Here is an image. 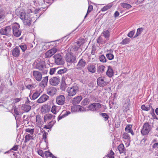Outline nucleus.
<instances>
[{
    "label": "nucleus",
    "mask_w": 158,
    "mask_h": 158,
    "mask_svg": "<svg viewBox=\"0 0 158 158\" xmlns=\"http://www.w3.org/2000/svg\"><path fill=\"white\" fill-rule=\"evenodd\" d=\"M79 90L77 85L75 83L71 87H68L66 89L68 95L69 97H73L75 95Z\"/></svg>",
    "instance_id": "f257e3e1"
},
{
    "label": "nucleus",
    "mask_w": 158,
    "mask_h": 158,
    "mask_svg": "<svg viewBox=\"0 0 158 158\" xmlns=\"http://www.w3.org/2000/svg\"><path fill=\"white\" fill-rule=\"evenodd\" d=\"M11 27L13 35L16 37H19L22 32L21 30L20 29L19 24L17 23H15L12 24Z\"/></svg>",
    "instance_id": "f03ea898"
},
{
    "label": "nucleus",
    "mask_w": 158,
    "mask_h": 158,
    "mask_svg": "<svg viewBox=\"0 0 158 158\" xmlns=\"http://www.w3.org/2000/svg\"><path fill=\"white\" fill-rule=\"evenodd\" d=\"M11 29L12 27L10 26L4 27L0 29V34L10 37L12 35Z\"/></svg>",
    "instance_id": "7ed1b4c3"
},
{
    "label": "nucleus",
    "mask_w": 158,
    "mask_h": 158,
    "mask_svg": "<svg viewBox=\"0 0 158 158\" xmlns=\"http://www.w3.org/2000/svg\"><path fill=\"white\" fill-rule=\"evenodd\" d=\"M55 63L57 65H62L64 63L63 56L60 54H57L53 56Z\"/></svg>",
    "instance_id": "20e7f679"
},
{
    "label": "nucleus",
    "mask_w": 158,
    "mask_h": 158,
    "mask_svg": "<svg viewBox=\"0 0 158 158\" xmlns=\"http://www.w3.org/2000/svg\"><path fill=\"white\" fill-rule=\"evenodd\" d=\"M151 130V127L148 123H145L143 125L141 131V134L143 135H147Z\"/></svg>",
    "instance_id": "39448f33"
},
{
    "label": "nucleus",
    "mask_w": 158,
    "mask_h": 158,
    "mask_svg": "<svg viewBox=\"0 0 158 158\" xmlns=\"http://www.w3.org/2000/svg\"><path fill=\"white\" fill-rule=\"evenodd\" d=\"M101 108V104L99 103H93L88 106L89 110L93 111H97Z\"/></svg>",
    "instance_id": "423d86ee"
},
{
    "label": "nucleus",
    "mask_w": 158,
    "mask_h": 158,
    "mask_svg": "<svg viewBox=\"0 0 158 158\" xmlns=\"http://www.w3.org/2000/svg\"><path fill=\"white\" fill-rule=\"evenodd\" d=\"M35 64L36 68L40 70H43L45 66V62L43 60H37L35 62Z\"/></svg>",
    "instance_id": "0eeeda50"
},
{
    "label": "nucleus",
    "mask_w": 158,
    "mask_h": 158,
    "mask_svg": "<svg viewBox=\"0 0 158 158\" xmlns=\"http://www.w3.org/2000/svg\"><path fill=\"white\" fill-rule=\"evenodd\" d=\"M86 62L85 60L83 58L80 59L77 64L76 68L78 69H82L85 67Z\"/></svg>",
    "instance_id": "6e6552de"
},
{
    "label": "nucleus",
    "mask_w": 158,
    "mask_h": 158,
    "mask_svg": "<svg viewBox=\"0 0 158 158\" xmlns=\"http://www.w3.org/2000/svg\"><path fill=\"white\" fill-rule=\"evenodd\" d=\"M65 100V97L63 95H60L56 98V102L58 105H62L64 104Z\"/></svg>",
    "instance_id": "1a4fd4ad"
},
{
    "label": "nucleus",
    "mask_w": 158,
    "mask_h": 158,
    "mask_svg": "<svg viewBox=\"0 0 158 158\" xmlns=\"http://www.w3.org/2000/svg\"><path fill=\"white\" fill-rule=\"evenodd\" d=\"M73 54V53H72V52H70V53L66 54L65 59L67 62H73L76 59V57L72 55Z\"/></svg>",
    "instance_id": "9d476101"
},
{
    "label": "nucleus",
    "mask_w": 158,
    "mask_h": 158,
    "mask_svg": "<svg viewBox=\"0 0 158 158\" xmlns=\"http://www.w3.org/2000/svg\"><path fill=\"white\" fill-rule=\"evenodd\" d=\"M104 78L105 77H101L97 79V83L99 86L104 87L107 85L106 82L104 81Z\"/></svg>",
    "instance_id": "9b49d317"
},
{
    "label": "nucleus",
    "mask_w": 158,
    "mask_h": 158,
    "mask_svg": "<svg viewBox=\"0 0 158 158\" xmlns=\"http://www.w3.org/2000/svg\"><path fill=\"white\" fill-rule=\"evenodd\" d=\"M33 75L34 78L38 81H40L42 79V74L38 71H34L33 72Z\"/></svg>",
    "instance_id": "f8f14e48"
},
{
    "label": "nucleus",
    "mask_w": 158,
    "mask_h": 158,
    "mask_svg": "<svg viewBox=\"0 0 158 158\" xmlns=\"http://www.w3.org/2000/svg\"><path fill=\"white\" fill-rule=\"evenodd\" d=\"M57 49L55 48H54L49 50L45 54V57H51L57 51Z\"/></svg>",
    "instance_id": "ddd939ff"
},
{
    "label": "nucleus",
    "mask_w": 158,
    "mask_h": 158,
    "mask_svg": "<svg viewBox=\"0 0 158 158\" xmlns=\"http://www.w3.org/2000/svg\"><path fill=\"white\" fill-rule=\"evenodd\" d=\"M49 82L51 85L56 86L59 84L60 79L56 77H53L49 80Z\"/></svg>",
    "instance_id": "4468645a"
},
{
    "label": "nucleus",
    "mask_w": 158,
    "mask_h": 158,
    "mask_svg": "<svg viewBox=\"0 0 158 158\" xmlns=\"http://www.w3.org/2000/svg\"><path fill=\"white\" fill-rule=\"evenodd\" d=\"M82 97L81 96H79L73 98L71 100V102L73 105H76L79 103L82 99Z\"/></svg>",
    "instance_id": "2eb2a0df"
},
{
    "label": "nucleus",
    "mask_w": 158,
    "mask_h": 158,
    "mask_svg": "<svg viewBox=\"0 0 158 158\" xmlns=\"http://www.w3.org/2000/svg\"><path fill=\"white\" fill-rule=\"evenodd\" d=\"M56 90L53 87H49L47 89V93L49 95L53 96L55 94Z\"/></svg>",
    "instance_id": "dca6fc26"
},
{
    "label": "nucleus",
    "mask_w": 158,
    "mask_h": 158,
    "mask_svg": "<svg viewBox=\"0 0 158 158\" xmlns=\"http://www.w3.org/2000/svg\"><path fill=\"white\" fill-rule=\"evenodd\" d=\"M20 48L19 47L16 46L13 50L12 54L13 56L18 57L20 55Z\"/></svg>",
    "instance_id": "f3484780"
},
{
    "label": "nucleus",
    "mask_w": 158,
    "mask_h": 158,
    "mask_svg": "<svg viewBox=\"0 0 158 158\" xmlns=\"http://www.w3.org/2000/svg\"><path fill=\"white\" fill-rule=\"evenodd\" d=\"M70 113H71L70 111H67L66 110L63 111L58 117V121L66 117L69 114H70Z\"/></svg>",
    "instance_id": "a211bd4d"
},
{
    "label": "nucleus",
    "mask_w": 158,
    "mask_h": 158,
    "mask_svg": "<svg viewBox=\"0 0 158 158\" xmlns=\"http://www.w3.org/2000/svg\"><path fill=\"white\" fill-rule=\"evenodd\" d=\"M49 97L46 94H43L37 100V102L39 103H41L46 101L48 98Z\"/></svg>",
    "instance_id": "6ab92c4d"
},
{
    "label": "nucleus",
    "mask_w": 158,
    "mask_h": 158,
    "mask_svg": "<svg viewBox=\"0 0 158 158\" xmlns=\"http://www.w3.org/2000/svg\"><path fill=\"white\" fill-rule=\"evenodd\" d=\"M55 115H52L51 114H46L44 116V122H46L50 120H55Z\"/></svg>",
    "instance_id": "aec40b11"
},
{
    "label": "nucleus",
    "mask_w": 158,
    "mask_h": 158,
    "mask_svg": "<svg viewBox=\"0 0 158 158\" xmlns=\"http://www.w3.org/2000/svg\"><path fill=\"white\" fill-rule=\"evenodd\" d=\"M48 78V77H44L42 81L39 84V85L42 87H45L47 85Z\"/></svg>",
    "instance_id": "412c9836"
},
{
    "label": "nucleus",
    "mask_w": 158,
    "mask_h": 158,
    "mask_svg": "<svg viewBox=\"0 0 158 158\" xmlns=\"http://www.w3.org/2000/svg\"><path fill=\"white\" fill-rule=\"evenodd\" d=\"M88 70L90 72L94 73L95 72L96 68L94 65L92 64H89L87 66Z\"/></svg>",
    "instance_id": "4be33fe9"
},
{
    "label": "nucleus",
    "mask_w": 158,
    "mask_h": 158,
    "mask_svg": "<svg viewBox=\"0 0 158 158\" xmlns=\"http://www.w3.org/2000/svg\"><path fill=\"white\" fill-rule=\"evenodd\" d=\"M23 20L24 24L25 25L30 26L31 23V19L28 15H27V17Z\"/></svg>",
    "instance_id": "5701e85b"
},
{
    "label": "nucleus",
    "mask_w": 158,
    "mask_h": 158,
    "mask_svg": "<svg viewBox=\"0 0 158 158\" xmlns=\"http://www.w3.org/2000/svg\"><path fill=\"white\" fill-rule=\"evenodd\" d=\"M141 108L142 110L145 111H148L151 108H152V106L151 104L147 105H143L141 106Z\"/></svg>",
    "instance_id": "b1692460"
},
{
    "label": "nucleus",
    "mask_w": 158,
    "mask_h": 158,
    "mask_svg": "<svg viewBox=\"0 0 158 158\" xmlns=\"http://www.w3.org/2000/svg\"><path fill=\"white\" fill-rule=\"evenodd\" d=\"M55 123V120H52L49 122H48V124L47 125H45L44 127V128L46 129H50Z\"/></svg>",
    "instance_id": "393cba45"
},
{
    "label": "nucleus",
    "mask_w": 158,
    "mask_h": 158,
    "mask_svg": "<svg viewBox=\"0 0 158 158\" xmlns=\"http://www.w3.org/2000/svg\"><path fill=\"white\" fill-rule=\"evenodd\" d=\"M114 73L111 67H108V70L106 72V74L110 77H111L114 75Z\"/></svg>",
    "instance_id": "a878e982"
},
{
    "label": "nucleus",
    "mask_w": 158,
    "mask_h": 158,
    "mask_svg": "<svg viewBox=\"0 0 158 158\" xmlns=\"http://www.w3.org/2000/svg\"><path fill=\"white\" fill-rule=\"evenodd\" d=\"M103 34L105 38L106 39V40H109L110 36V33L108 30L104 31L102 33V35Z\"/></svg>",
    "instance_id": "bb28decb"
},
{
    "label": "nucleus",
    "mask_w": 158,
    "mask_h": 158,
    "mask_svg": "<svg viewBox=\"0 0 158 158\" xmlns=\"http://www.w3.org/2000/svg\"><path fill=\"white\" fill-rule=\"evenodd\" d=\"M118 149L120 154L125 152V148L123 144H120L118 147Z\"/></svg>",
    "instance_id": "cd10ccee"
},
{
    "label": "nucleus",
    "mask_w": 158,
    "mask_h": 158,
    "mask_svg": "<svg viewBox=\"0 0 158 158\" xmlns=\"http://www.w3.org/2000/svg\"><path fill=\"white\" fill-rule=\"evenodd\" d=\"M132 126L131 125H128L125 128V130L127 132L131 133L132 135H133L134 133L133 131L131 128Z\"/></svg>",
    "instance_id": "c85d7f7f"
},
{
    "label": "nucleus",
    "mask_w": 158,
    "mask_h": 158,
    "mask_svg": "<svg viewBox=\"0 0 158 158\" xmlns=\"http://www.w3.org/2000/svg\"><path fill=\"white\" fill-rule=\"evenodd\" d=\"M31 108V106L27 105H24L22 106V109L26 112H29Z\"/></svg>",
    "instance_id": "c756f323"
},
{
    "label": "nucleus",
    "mask_w": 158,
    "mask_h": 158,
    "mask_svg": "<svg viewBox=\"0 0 158 158\" xmlns=\"http://www.w3.org/2000/svg\"><path fill=\"white\" fill-rule=\"evenodd\" d=\"M5 11L2 9H0V22L2 21L5 17Z\"/></svg>",
    "instance_id": "7c9ffc66"
},
{
    "label": "nucleus",
    "mask_w": 158,
    "mask_h": 158,
    "mask_svg": "<svg viewBox=\"0 0 158 158\" xmlns=\"http://www.w3.org/2000/svg\"><path fill=\"white\" fill-rule=\"evenodd\" d=\"M67 76H65L64 77V78L65 80V83H67L68 84H70L72 81V79L71 78L70 76H68V77H67Z\"/></svg>",
    "instance_id": "2f4dec72"
},
{
    "label": "nucleus",
    "mask_w": 158,
    "mask_h": 158,
    "mask_svg": "<svg viewBox=\"0 0 158 158\" xmlns=\"http://www.w3.org/2000/svg\"><path fill=\"white\" fill-rule=\"evenodd\" d=\"M120 5L123 8H126L127 9L131 8L132 7L131 5L125 3H121Z\"/></svg>",
    "instance_id": "473e14b6"
},
{
    "label": "nucleus",
    "mask_w": 158,
    "mask_h": 158,
    "mask_svg": "<svg viewBox=\"0 0 158 158\" xmlns=\"http://www.w3.org/2000/svg\"><path fill=\"white\" fill-rule=\"evenodd\" d=\"M123 138L125 139L127 142H130V137L129 135L127 133H124L123 135Z\"/></svg>",
    "instance_id": "72a5a7b5"
},
{
    "label": "nucleus",
    "mask_w": 158,
    "mask_h": 158,
    "mask_svg": "<svg viewBox=\"0 0 158 158\" xmlns=\"http://www.w3.org/2000/svg\"><path fill=\"white\" fill-rule=\"evenodd\" d=\"M97 41V43L103 44L105 43L106 40L103 39L100 36L98 38Z\"/></svg>",
    "instance_id": "f704fd0d"
},
{
    "label": "nucleus",
    "mask_w": 158,
    "mask_h": 158,
    "mask_svg": "<svg viewBox=\"0 0 158 158\" xmlns=\"http://www.w3.org/2000/svg\"><path fill=\"white\" fill-rule=\"evenodd\" d=\"M67 69L66 68H64L62 69H58L57 71V73L56 74H61L66 72Z\"/></svg>",
    "instance_id": "c9c22d12"
},
{
    "label": "nucleus",
    "mask_w": 158,
    "mask_h": 158,
    "mask_svg": "<svg viewBox=\"0 0 158 158\" xmlns=\"http://www.w3.org/2000/svg\"><path fill=\"white\" fill-rule=\"evenodd\" d=\"M32 136L31 135L29 134H27L25 136V140L24 141L25 143H27L28 141H29L30 139H32Z\"/></svg>",
    "instance_id": "e433bc0d"
},
{
    "label": "nucleus",
    "mask_w": 158,
    "mask_h": 158,
    "mask_svg": "<svg viewBox=\"0 0 158 158\" xmlns=\"http://www.w3.org/2000/svg\"><path fill=\"white\" fill-rule=\"evenodd\" d=\"M27 15H26L24 11H23L22 12H20V18L22 20H23L25 18H26V17H27Z\"/></svg>",
    "instance_id": "4c0bfd02"
},
{
    "label": "nucleus",
    "mask_w": 158,
    "mask_h": 158,
    "mask_svg": "<svg viewBox=\"0 0 158 158\" xmlns=\"http://www.w3.org/2000/svg\"><path fill=\"white\" fill-rule=\"evenodd\" d=\"M79 48V46L77 47L76 45L73 46L70 48V52L73 53V52H76L78 50Z\"/></svg>",
    "instance_id": "58836bf2"
},
{
    "label": "nucleus",
    "mask_w": 158,
    "mask_h": 158,
    "mask_svg": "<svg viewBox=\"0 0 158 158\" xmlns=\"http://www.w3.org/2000/svg\"><path fill=\"white\" fill-rule=\"evenodd\" d=\"M40 95V93L36 91L33 94L32 98L33 100L36 99Z\"/></svg>",
    "instance_id": "ea45409f"
},
{
    "label": "nucleus",
    "mask_w": 158,
    "mask_h": 158,
    "mask_svg": "<svg viewBox=\"0 0 158 158\" xmlns=\"http://www.w3.org/2000/svg\"><path fill=\"white\" fill-rule=\"evenodd\" d=\"M105 67L103 65L99 66L97 69L98 72L99 73H102L105 70Z\"/></svg>",
    "instance_id": "a19ab883"
},
{
    "label": "nucleus",
    "mask_w": 158,
    "mask_h": 158,
    "mask_svg": "<svg viewBox=\"0 0 158 158\" xmlns=\"http://www.w3.org/2000/svg\"><path fill=\"white\" fill-rule=\"evenodd\" d=\"M130 41V38H126L122 41L121 44L123 45L127 44L129 43Z\"/></svg>",
    "instance_id": "79ce46f5"
},
{
    "label": "nucleus",
    "mask_w": 158,
    "mask_h": 158,
    "mask_svg": "<svg viewBox=\"0 0 158 158\" xmlns=\"http://www.w3.org/2000/svg\"><path fill=\"white\" fill-rule=\"evenodd\" d=\"M85 42V40L83 39H79L77 42V44L78 45L79 47L84 43Z\"/></svg>",
    "instance_id": "37998d69"
},
{
    "label": "nucleus",
    "mask_w": 158,
    "mask_h": 158,
    "mask_svg": "<svg viewBox=\"0 0 158 158\" xmlns=\"http://www.w3.org/2000/svg\"><path fill=\"white\" fill-rule=\"evenodd\" d=\"M19 47L21 49L23 52H24L27 49V46L25 44H22L19 45Z\"/></svg>",
    "instance_id": "c03bdc74"
},
{
    "label": "nucleus",
    "mask_w": 158,
    "mask_h": 158,
    "mask_svg": "<svg viewBox=\"0 0 158 158\" xmlns=\"http://www.w3.org/2000/svg\"><path fill=\"white\" fill-rule=\"evenodd\" d=\"M58 68H51L50 70L49 73L50 75H52L54 74L57 73V71Z\"/></svg>",
    "instance_id": "a18cd8bd"
},
{
    "label": "nucleus",
    "mask_w": 158,
    "mask_h": 158,
    "mask_svg": "<svg viewBox=\"0 0 158 158\" xmlns=\"http://www.w3.org/2000/svg\"><path fill=\"white\" fill-rule=\"evenodd\" d=\"M100 115L105 118V120L106 121L108 120L109 118L108 115L106 113H102L100 114Z\"/></svg>",
    "instance_id": "49530a36"
},
{
    "label": "nucleus",
    "mask_w": 158,
    "mask_h": 158,
    "mask_svg": "<svg viewBox=\"0 0 158 158\" xmlns=\"http://www.w3.org/2000/svg\"><path fill=\"white\" fill-rule=\"evenodd\" d=\"M106 57L110 60H112L114 57V56L112 54H107L106 55Z\"/></svg>",
    "instance_id": "de8ad7c7"
},
{
    "label": "nucleus",
    "mask_w": 158,
    "mask_h": 158,
    "mask_svg": "<svg viewBox=\"0 0 158 158\" xmlns=\"http://www.w3.org/2000/svg\"><path fill=\"white\" fill-rule=\"evenodd\" d=\"M100 61L101 62H106V60L105 56L103 55H102L99 58Z\"/></svg>",
    "instance_id": "09e8293b"
},
{
    "label": "nucleus",
    "mask_w": 158,
    "mask_h": 158,
    "mask_svg": "<svg viewBox=\"0 0 158 158\" xmlns=\"http://www.w3.org/2000/svg\"><path fill=\"white\" fill-rule=\"evenodd\" d=\"M36 122L37 123H40L41 121V117L40 115H37L36 116Z\"/></svg>",
    "instance_id": "8fccbe9b"
},
{
    "label": "nucleus",
    "mask_w": 158,
    "mask_h": 158,
    "mask_svg": "<svg viewBox=\"0 0 158 158\" xmlns=\"http://www.w3.org/2000/svg\"><path fill=\"white\" fill-rule=\"evenodd\" d=\"M114 152L112 150H111L109 153L106 156L108 158H114Z\"/></svg>",
    "instance_id": "3c124183"
},
{
    "label": "nucleus",
    "mask_w": 158,
    "mask_h": 158,
    "mask_svg": "<svg viewBox=\"0 0 158 158\" xmlns=\"http://www.w3.org/2000/svg\"><path fill=\"white\" fill-rule=\"evenodd\" d=\"M111 7V6L110 5H107V6H104L102 8L101 10L102 11H106L110 9Z\"/></svg>",
    "instance_id": "603ef678"
},
{
    "label": "nucleus",
    "mask_w": 158,
    "mask_h": 158,
    "mask_svg": "<svg viewBox=\"0 0 158 158\" xmlns=\"http://www.w3.org/2000/svg\"><path fill=\"white\" fill-rule=\"evenodd\" d=\"M48 134L47 132H45L43 135V139L44 140V141L46 143L47 142L48 140L47 139V136Z\"/></svg>",
    "instance_id": "864d4df0"
},
{
    "label": "nucleus",
    "mask_w": 158,
    "mask_h": 158,
    "mask_svg": "<svg viewBox=\"0 0 158 158\" xmlns=\"http://www.w3.org/2000/svg\"><path fill=\"white\" fill-rule=\"evenodd\" d=\"M26 132L30 133L31 135H32L34 132V129L27 128L25 130Z\"/></svg>",
    "instance_id": "5fc2aeb1"
},
{
    "label": "nucleus",
    "mask_w": 158,
    "mask_h": 158,
    "mask_svg": "<svg viewBox=\"0 0 158 158\" xmlns=\"http://www.w3.org/2000/svg\"><path fill=\"white\" fill-rule=\"evenodd\" d=\"M92 9H93L92 6H89L87 13H86V15H85V18H86V17H87L88 14L91 12V11L92 10Z\"/></svg>",
    "instance_id": "6e6d98bb"
},
{
    "label": "nucleus",
    "mask_w": 158,
    "mask_h": 158,
    "mask_svg": "<svg viewBox=\"0 0 158 158\" xmlns=\"http://www.w3.org/2000/svg\"><path fill=\"white\" fill-rule=\"evenodd\" d=\"M56 106L55 105H53L51 108V111L54 114H56Z\"/></svg>",
    "instance_id": "4d7b16f0"
},
{
    "label": "nucleus",
    "mask_w": 158,
    "mask_h": 158,
    "mask_svg": "<svg viewBox=\"0 0 158 158\" xmlns=\"http://www.w3.org/2000/svg\"><path fill=\"white\" fill-rule=\"evenodd\" d=\"M38 153L39 155H40L43 157H44V152L41 150H39L38 151Z\"/></svg>",
    "instance_id": "13d9d810"
},
{
    "label": "nucleus",
    "mask_w": 158,
    "mask_h": 158,
    "mask_svg": "<svg viewBox=\"0 0 158 158\" xmlns=\"http://www.w3.org/2000/svg\"><path fill=\"white\" fill-rule=\"evenodd\" d=\"M135 31H130L127 34V36L130 38H132L135 33Z\"/></svg>",
    "instance_id": "bf43d9fd"
},
{
    "label": "nucleus",
    "mask_w": 158,
    "mask_h": 158,
    "mask_svg": "<svg viewBox=\"0 0 158 158\" xmlns=\"http://www.w3.org/2000/svg\"><path fill=\"white\" fill-rule=\"evenodd\" d=\"M89 102V100L87 98H85L83 101V105H87Z\"/></svg>",
    "instance_id": "052dcab7"
},
{
    "label": "nucleus",
    "mask_w": 158,
    "mask_h": 158,
    "mask_svg": "<svg viewBox=\"0 0 158 158\" xmlns=\"http://www.w3.org/2000/svg\"><path fill=\"white\" fill-rule=\"evenodd\" d=\"M51 154H52V153L48 151H46L44 152L45 155L46 157L49 156L50 157Z\"/></svg>",
    "instance_id": "680f3d73"
},
{
    "label": "nucleus",
    "mask_w": 158,
    "mask_h": 158,
    "mask_svg": "<svg viewBox=\"0 0 158 158\" xmlns=\"http://www.w3.org/2000/svg\"><path fill=\"white\" fill-rule=\"evenodd\" d=\"M150 113L152 114V117L154 118H155L156 117V115L154 113V110L152 108L151 111H150Z\"/></svg>",
    "instance_id": "e2e57ef3"
},
{
    "label": "nucleus",
    "mask_w": 158,
    "mask_h": 158,
    "mask_svg": "<svg viewBox=\"0 0 158 158\" xmlns=\"http://www.w3.org/2000/svg\"><path fill=\"white\" fill-rule=\"evenodd\" d=\"M40 71H41L42 73L44 74H46L48 72V70L46 68L45 66L44 67L43 70H40Z\"/></svg>",
    "instance_id": "0e129e2a"
},
{
    "label": "nucleus",
    "mask_w": 158,
    "mask_h": 158,
    "mask_svg": "<svg viewBox=\"0 0 158 158\" xmlns=\"http://www.w3.org/2000/svg\"><path fill=\"white\" fill-rule=\"evenodd\" d=\"M35 86V85H27L26 86V87L27 88L30 89L32 88L33 87H34V88Z\"/></svg>",
    "instance_id": "69168bd1"
},
{
    "label": "nucleus",
    "mask_w": 158,
    "mask_h": 158,
    "mask_svg": "<svg viewBox=\"0 0 158 158\" xmlns=\"http://www.w3.org/2000/svg\"><path fill=\"white\" fill-rule=\"evenodd\" d=\"M18 145H15L10 150H12L14 151H16L18 148Z\"/></svg>",
    "instance_id": "338daca9"
},
{
    "label": "nucleus",
    "mask_w": 158,
    "mask_h": 158,
    "mask_svg": "<svg viewBox=\"0 0 158 158\" xmlns=\"http://www.w3.org/2000/svg\"><path fill=\"white\" fill-rule=\"evenodd\" d=\"M143 29L142 28H139L137 29V32L139 33L140 34L143 31Z\"/></svg>",
    "instance_id": "774afa93"
}]
</instances>
